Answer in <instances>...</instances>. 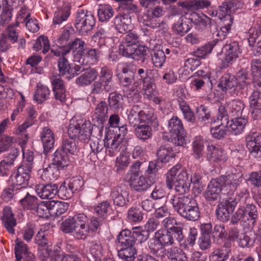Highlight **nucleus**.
Instances as JSON below:
<instances>
[{"label": "nucleus", "mask_w": 261, "mask_h": 261, "mask_svg": "<svg viewBox=\"0 0 261 261\" xmlns=\"http://www.w3.org/2000/svg\"><path fill=\"white\" fill-rule=\"evenodd\" d=\"M241 177L234 174H230L227 176L221 175L218 178L212 179L207 186L205 193V198L209 202L219 200L223 188L226 190L234 191L240 185Z\"/></svg>", "instance_id": "nucleus-1"}, {"label": "nucleus", "mask_w": 261, "mask_h": 261, "mask_svg": "<svg viewBox=\"0 0 261 261\" xmlns=\"http://www.w3.org/2000/svg\"><path fill=\"white\" fill-rule=\"evenodd\" d=\"M174 211L187 221L195 222L200 217L199 205L196 200L188 196L172 195L169 199Z\"/></svg>", "instance_id": "nucleus-2"}, {"label": "nucleus", "mask_w": 261, "mask_h": 261, "mask_svg": "<svg viewBox=\"0 0 261 261\" xmlns=\"http://www.w3.org/2000/svg\"><path fill=\"white\" fill-rule=\"evenodd\" d=\"M87 217L83 213L69 216L61 225L62 230L66 233H70L75 239L85 240L89 232Z\"/></svg>", "instance_id": "nucleus-3"}, {"label": "nucleus", "mask_w": 261, "mask_h": 261, "mask_svg": "<svg viewBox=\"0 0 261 261\" xmlns=\"http://www.w3.org/2000/svg\"><path fill=\"white\" fill-rule=\"evenodd\" d=\"M166 185L169 190L173 189L179 194L185 196L189 191L190 182L187 172L179 165L172 167L166 175Z\"/></svg>", "instance_id": "nucleus-4"}, {"label": "nucleus", "mask_w": 261, "mask_h": 261, "mask_svg": "<svg viewBox=\"0 0 261 261\" xmlns=\"http://www.w3.org/2000/svg\"><path fill=\"white\" fill-rule=\"evenodd\" d=\"M219 40H221L222 45H217V49L223 47L222 50L223 58L221 61L220 67L222 69H226L232 64L239 57L242 53V50L239 42L237 41H227L226 43L224 44L222 38Z\"/></svg>", "instance_id": "nucleus-5"}, {"label": "nucleus", "mask_w": 261, "mask_h": 261, "mask_svg": "<svg viewBox=\"0 0 261 261\" xmlns=\"http://www.w3.org/2000/svg\"><path fill=\"white\" fill-rule=\"evenodd\" d=\"M168 130L171 134V141L175 146H184L186 144L182 122L178 117L174 116L168 121Z\"/></svg>", "instance_id": "nucleus-6"}, {"label": "nucleus", "mask_w": 261, "mask_h": 261, "mask_svg": "<svg viewBox=\"0 0 261 261\" xmlns=\"http://www.w3.org/2000/svg\"><path fill=\"white\" fill-rule=\"evenodd\" d=\"M32 170L29 165H21L11 175L10 181L15 186H28Z\"/></svg>", "instance_id": "nucleus-7"}, {"label": "nucleus", "mask_w": 261, "mask_h": 261, "mask_svg": "<svg viewBox=\"0 0 261 261\" xmlns=\"http://www.w3.org/2000/svg\"><path fill=\"white\" fill-rule=\"evenodd\" d=\"M64 56L60 58L58 61L59 75H67L68 79L78 75L81 70V67L79 65L71 66Z\"/></svg>", "instance_id": "nucleus-8"}, {"label": "nucleus", "mask_w": 261, "mask_h": 261, "mask_svg": "<svg viewBox=\"0 0 261 261\" xmlns=\"http://www.w3.org/2000/svg\"><path fill=\"white\" fill-rule=\"evenodd\" d=\"M108 107L105 101H101L96 106L94 114L92 115V120L94 125L102 127L103 123L108 118Z\"/></svg>", "instance_id": "nucleus-9"}, {"label": "nucleus", "mask_w": 261, "mask_h": 261, "mask_svg": "<svg viewBox=\"0 0 261 261\" xmlns=\"http://www.w3.org/2000/svg\"><path fill=\"white\" fill-rule=\"evenodd\" d=\"M40 137L43 147V153L47 154L54 146L55 137L54 132L48 127L43 128Z\"/></svg>", "instance_id": "nucleus-10"}, {"label": "nucleus", "mask_w": 261, "mask_h": 261, "mask_svg": "<svg viewBox=\"0 0 261 261\" xmlns=\"http://www.w3.org/2000/svg\"><path fill=\"white\" fill-rule=\"evenodd\" d=\"M248 120L245 116L232 119L227 126V130L233 135H238L244 132Z\"/></svg>", "instance_id": "nucleus-11"}, {"label": "nucleus", "mask_w": 261, "mask_h": 261, "mask_svg": "<svg viewBox=\"0 0 261 261\" xmlns=\"http://www.w3.org/2000/svg\"><path fill=\"white\" fill-rule=\"evenodd\" d=\"M119 81L123 87H128L135 82V70L130 64H127L122 68V74L119 75Z\"/></svg>", "instance_id": "nucleus-12"}, {"label": "nucleus", "mask_w": 261, "mask_h": 261, "mask_svg": "<svg viewBox=\"0 0 261 261\" xmlns=\"http://www.w3.org/2000/svg\"><path fill=\"white\" fill-rule=\"evenodd\" d=\"M230 243H225L223 246L215 249L209 256L210 261H225L228 259L231 251Z\"/></svg>", "instance_id": "nucleus-13"}, {"label": "nucleus", "mask_w": 261, "mask_h": 261, "mask_svg": "<svg viewBox=\"0 0 261 261\" xmlns=\"http://www.w3.org/2000/svg\"><path fill=\"white\" fill-rule=\"evenodd\" d=\"M246 146L252 156L261 158V136H247Z\"/></svg>", "instance_id": "nucleus-14"}, {"label": "nucleus", "mask_w": 261, "mask_h": 261, "mask_svg": "<svg viewBox=\"0 0 261 261\" xmlns=\"http://www.w3.org/2000/svg\"><path fill=\"white\" fill-rule=\"evenodd\" d=\"M237 85V78L229 73H225L220 77L218 87L226 92L228 90H235Z\"/></svg>", "instance_id": "nucleus-15"}, {"label": "nucleus", "mask_w": 261, "mask_h": 261, "mask_svg": "<svg viewBox=\"0 0 261 261\" xmlns=\"http://www.w3.org/2000/svg\"><path fill=\"white\" fill-rule=\"evenodd\" d=\"M114 204L118 206L126 207L128 205V193L126 191L122 190L120 187L115 188L110 195Z\"/></svg>", "instance_id": "nucleus-16"}, {"label": "nucleus", "mask_w": 261, "mask_h": 261, "mask_svg": "<svg viewBox=\"0 0 261 261\" xmlns=\"http://www.w3.org/2000/svg\"><path fill=\"white\" fill-rule=\"evenodd\" d=\"M123 138L114 137L113 139L109 138L106 135L104 140V145L106 147V152L109 155L112 156L120 151L122 147Z\"/></svg>", "instance_id": "nucleus-17"}, {"label": "nucleus", "mask_w": 261, "mask_h": 261, "mask_svg": "<svg viewBox=\"0 0 261 261\" xmlns=\"http://www.w3.org/2000/svg\"><path fill=\"white\" fill-rule=\"evenodd\" d=\"M211 4L208 0H190L186 2H179L178 5L184 11H194L198 9L206 8Z\"/></svg>", "instance_id": "nucleus-18"}, {"label": "nucleus", "mask_w": 261, "mask_h": 261, "mask_svg": "<svg viewBox=\"0 0 261 261\" xmlns=\"http://www.w3.org/2000/svg\"><path fill=\"white\" fill-rule=\"evenodd\" d=\"M75 62L81 65H92L98 61V53L95 49H91L87 52L84 51L81 55L76 54Z\"/></svg>", "instance_id": "nucleus-19"}, {"label": "nucleus", "mask_w": 261, "mask_h": 261, "mask_svg": "<svg viewBox=\"0 0 261 261\" xmlns=\"http://www.w3.org/2000/svg\"><path fill=\"white\" fill-rule=\"evenodd\" d=\"M128 184L130 188L134 191L142 192L146 191L150 187L145 177L143 176H136V175L129 177Z\"/></svg>", "instance_id": "nucleus-20"}, {"label": "nucleus", "mask_w": 261, "mask_h": 261, "mask_svg": "<svg viewBox=\"0 0 261 261\" xmlns=\"http://www.w3.org/2000/svg\"><path fill=\"white\" fill-rule=\"evenodd\" d=\"M36 192L42 199H53L58 193V186L54 184L38 185Z\"/></svg>", "instance_id": "nucleus-21"}, {"label": "nucleus", "mask_w": 261, "mask_h": 261, "mask_svg": "<svg viewBox=\"0 0 261 261\" xmlns=\"http://www.w3.org/2000/svg\"><path fill=\"white\" fill-rule=\"evenodd\" d=\"M94 25V17H78L75 27L81 35H85L93 29Z\"/></svg>", "instance_id": "nucleus-22"}, {"label": "nucleus", "mask_w": 261, "mask_h": 261, "mask_svg": "<svg viewBox=\"0 0 261 261\" xmlns=\"http://www.w3.org/2000/svg\"><path fill=\"white\" fill-rule=\"evenodd\" d=\"M80 71H85L75 81L76 84L80 86H87L93 82L98 75L97 71L94 68H88L85 70L84 68L81 69Z\"/></svg>", "instance_id": "nucleus-23"}, {"label": "nucleus", "mask_w": 261, "mask_h": 261, "mask_svg": "<svg viewBox=\"0 0 261 261\" xmlns=\"http://www.w3.org/2000/svg\"><path fill=\"white\" fill-rule=\"evenodd\" d=\"M53 92L55 98L61 103H63L66 100V89L62 80L60 77L55 78L51 81Z\"/></svg>", "instance_id": "nucleus-24"}, {"label": "nucleus", "mask_w": 261, "mask_h": 261, "mask_svg": "<svg viewBox=\"0 0 261 261\" xmlns=\"http://www.w3.org/2000/svg\"><path fill=\"white\" fill-rule=\"evenodd\" d=\"M207 159L215 163L224 162L227 160V156L224 151L220 148L213 145L207 147Z\"/></svg>", "instance_id": "nucleus-25"}, {"label": "nucleus", "mask_w": 261, "mask_h": 261, "mask_svg": "<svg viewBox=\"0 0 261 261\" xmlns=\"http://www.w3.org/2000/svg\"><path fill=\"white\" fill-rule=\"evenodd\" d=\"M196 110L198 112V120L200 125L204 126L216 122L213 119L212 112L207 107L200 105L197 108Z\"/></svg>", "instance_id": "nucleus-26"}, {"label": "nucleus", "mask_w": 261, "mask_h": 261, "mask_svg": "<svg viewBox=\"0 0 261 261\" xmlns=\"http://www.w3.org/2000/svg\"><path fill=\"white\" fill-rule=\"evenodd\" d=\"M85 43L84 41L79 38H76L75 40L69 43L68 45L63 49L62 56H65L68 54L70 50H72L73 55V61H75L76 54L81 55V54L84 51V46Z\"/></svg>", "instance_id": "nucleus-27"}, {"label": "nucleus", "mask_w": 261, "mask_h": 261, "mask_svg": "<svg viewBox=\"0 0 261 261\" xmlns=\"http://www.w3.org/2000/svg\"><path fill=\"white\" fill-rule=\"evenodd\" d=\"M117 245L120 247H135L134 237L132 231L127 229L122 230L117 237Z\"/></svg>", "instance_id": "nucleus-28"}, {"label": "nucleus", "mask_w": 261, "mask_h": 261, "mask_svg": "<svg viewBox=\"0 0 261 261\" xmlns=\"http://www.w3.org/2000/svg\"><path fill=\"white\" fill-rule=\"evenodd\" d=\"M3 223L7 231L11 234H14V227L16 225V221L14 217L11 207L4 208L2 217Z\"/></svg>", "instance_id": "nucleus-29"}, {"label": "nucleus", "mask_w": 261, "mask_h": 261, "mask_svg": "<svg viewBox=\"0 0 261 261\" xmlns=\"http://www.w3.org/2000/svg\"><path fill=\"white\" fill-rule=\"evenodd\" d=\"M61 169L52 163L43 168L41 174V178L44 181H51L56 180L60 176Z\"/></svg>", "instance_id": "nucleus-30"}, {"label": "nucleus", "mask_w": 261, "mask_h": 261, "mask_svg": "<svg viewBox=\"0 0 261 261\" xmlns=\"http://www.w3.org/2000/svg\"><path fill=\"white\" fill-rule=\"evenodd\" d=\"M69 156L70 155L58 149L53 155L52 163L62 169L69 165Z\"/></svg>", "instance_id": "nucleus-31"}, {"label": "nucleus", "mask_w": 261, "mask_h": 261, "mask_svg": "<svg viewBox=\"0 0 261 261\" xmlns=\"http://www.w3.org/2000/svg\"><path fill=\"white\" fill-rule=\"evenodd\" d=\"M217 45H222L221 40L218 39H214L204 45L198 48L193 52L194 55L197 58H203L207 55L210 54L213 48L217 49Z\"/></svg>", "instance_id": "nucleus-32"}, {"label": "nucleus", "mask_w": 261, "mask_h": 261, "mask_svg": "<svg viewBox=\"0 0 261 261\" xmlns=\"http://www.w3.org/2000/svg\"><path fill=\"white\" fill-rule=\"evenodd\" d=\"M245 108L244 102L240 99H234L227 103L229 115L233 117H242Z\"/></svg>", "instance_id": "nucleus-33"}, {"label": "nucleus", "mask_w": 261, "mask_h": 261, "mask_svg": "<svg viewBox=\"0 0 261 261\" xmlns=\"http://www.w3.org/2000/svg\"><path fill=\"white\" fill-rule=\"evenodd\" d=\"M157 160L161 163H166L175 156L172 147L167 145H161L156 150Z\"/></svg>", "instance_id": "nucleus-34"}, {"label": "nucleus", "mask_w": 261, "mask_h": 261, "mask_svg": "<svg viewBox=\"0 0 261 261\" xmlns=\"http://www.w3.org/2000/svg\"><path fill=\"white\" fill-rule=\"evenodd\" d=\"M241 208L244 212L245 220L254 225L258 217V213L255 205L247 203L246 205H242Z\"/></svg>", "instance_id": "nucleus-35"}, {"label": "nucleus", "mask_w": 261, "mask_h": 261, "mask_svg": "<svg viewBox=\"0 0 261 261\" xmlns=\"http://www.w3.org/2000/svg\"><path fill=\"white\" fill-rule=\"evenodd\" d=\"M205 141L201 136H196L192 142V155L196 160H199L203 155Z\"/></svg>", "instance_id": "nucleus-36"}, {"label": "nucleus", "mask_w": 261, "mask_h": 261, "mask_svg": "<svg viewBox=\"0 0 261 261\" xmlns=\"http://www.w3.org/2000/svg\"><path fill=\"white\" fill-rule=\"evenodd\" d=\"M141 123L150 124L154 128H157L159 125L158 121L156 116L151 111H143L140 108L139 112Z\"/></svg>", "instance_id": "nucleus-37"}, {"label": "nucleus", "mask_w": 261, "mask_h": 261, "mask_svg": "<svg viewBox=\"0 0 261 261\" xmlns=\"http://www.w3.org/2000/svg\"><path fill=\"white\" fill-rule=\"evenodd\" d=\"M178 103L184 118L188 122L194 123L195 122V117L189 104L182 98L178 99Z\"/></svg>", "instance_id": "nucleus-38"}, {"label": "nucleus", "mask_w": 261, "mask_h": 261, "mask_svg": "<svg viewBox=\"0 0 261 261\" xmlns=\"http://www.w3.org/2000/svg\"><path fill=\"white\" fill-rule=\"evenodd\" d=\"M152 76H147L142 81L143 85V90L146 92L148 93L150 95L153 93L156 89L155 84V81L159 77L158 73L156 71H152Z\"/></svg>", "instance_id": "nucleus-39"}, {"label": "nucleus", "mask_w": 261, "mask_h": 261, "mask_svg": "<svg viewBox=\"0 0 261 261\" xmlns=\"http://www.w3.org/2000/svg\"><path fill=\"white\" fill-rule=\"evenodd\" d=\"M167 193L164 187L160 184L155 185L150 194V197L154 200H160L165 205L167 201Z\"/></svg>", "instance_id": "nucleus-40"}, {"label": "nucleus", "mask_w": 261, "mask_h": 261, "mask_svg": "<svg viewBox=\"0 0 261 261\" xmlns=\"http://www.w3.org/2000/svg\"><path fill=\"white\" fill-rule=\"evenodd\" d=\"M50 95L49 88L44 85L38 84L34 95V99L41 104L48 99Z\"/></svg>", "instance_id": "nucleus-41"}, {"label": "nucleus", "mask_w": 261, "mask_h": 261, "mask_svg": "<svg viewBox=\"0 0 261 261\" xmlns=\"http://www.w3.org/2000/svg\"><path fill=\"white\" fill-rule=\"evenodd\" d=\"M108 102L111 109L118 111L123 108V97L119 93L112 92L109 94Z\"/></svg>", "instance_id": "nucleus-42"}, {"label": "nucleus", "mask_w": 261, "mask_h": 261, "mask_svg": "<svg viewBox=\"0 0 261 261\" xmlns=\"http://www.w3.org/2000/svg\"><path fill=\"white\" fill-rule=\"evenodd\" d=\"M152 127L150 124H140L135 128V135L139 140H146L152 135Z\"/></svg>", "instance_id": "nucleus-43"}, {"label": "nucleus", "mask_w": 261, "mask_h": 261, "mask_svg": "<svg viewBox=\"0 0 261 261\" xmlns=\"http://www.w3.org/2000/svg\"><path fill=\"white\" fill-rule=\"evenodd\" d=\"M137 249L135 247H120L118 250V256L124 261H133L136 258Z\"/></svg>", "instance_id": "nucleus-44"}, {"label": "nucleus", "mask_w": 261, "mask_h": 261, "mask_svg": "<svg viewBox=\"0 0 261 261\" xmlns=\"http://www.w3.org/2000/svg\"><path fill=\"white\" fill-rule=\"evenodd\" d=\"M155 236L159 239L164 247L172 245L174 243L173 236L169 230H158L155 232Z\"/></svg>", "instance_id": "nucleus-45"}, {"label": "nucleus", "mask_w": 261, "mask_h": 261, "mask_svg": "<svg viewBox=\"0 0 261 261\" xmlns=\"http://www.w3.org/2000/svg\"><path fill=\"white\" fill-rule=\"evenodd\" d=\"M89 251L95 261H101L103 248L99 241H91L89 245Z\"/></svg>", "instance_id": "nucleus-46"}, {"label": "nucleus", "mask_w": 261, "mask_h": 261, "mask_svg": "<svg viewBox=\"0 0 261 261\" xmlns=\"http://www.w3.org/2000/svg\"><path fill=\"white\" fill-rule=\"evenodd\" d=\"M140 107L138 105H134L130 110L127 119L128 123L132 127H136L141 123L140 117L139 114Z\"/></svg>", "instance_id": "nucleus-47"}, {"label": "nucleus", "mask_w": 261, "mask_h": 261, "mask_svg": "<svg viewBox=\"0 0 261 261\" xmlns=\"http://www.w3.org/2000/svg\"><path fill=\"white\" fill-rule=\"evenodd\" d=\"M131 17H115L114 23L116 29L120 33L124 34L130 31L129 24Z\"/></svg>", "instance_id": "nucleus-48"}, {"label": "nucleus", "mask_w": 261, "mask_h": 261, "mask_svg": "<svg viewBox=\"0 0 261 261\" xmlns=\"http://www.w3.org/2000/svg\"><path fill=\"white\" fill-rule=\"evenodd\" d=\"M50 205L51 207V215L58 217L64 214L68 208L67 203L59 201H50Z\"/></svg>", "instance_id": "nucleus-49"}, {"label": "nucleus", "mask_w": 261, "mask_h": 261, "mask_svg": "<svg viewBox=\"0 0 261 261\" xmlns=\"http://www.w3.org/2000/svg\"><path fill=\"white\" fill-rule=\"evenodd\" d=\"M76 149L77 146L74 139L69 138L63 140L59 149L69 155H71L75 153Z\"/></svg>", "instance_id": "nucleus-50"}, {"label": "nucleus", "mask_w": 261, "mask_h": 261, "mask_svg": "<svg viewBox=\"0 0 261 261\" xmlns=\"http://www.w3.org/2000/svg\"><path fill=\"white\" fill-rule=\"evenodd\" d=\"M19 201L23 208L34 211L36 210L39 203L38 199L30 194L25 197L21 198Z\"/></svg>", "instance_id": "nucleus-51"}, {"label": "nucleus", "mask_w": 261, "mask_h": 261, "mask_svg": "<svg viewBox=\"0 0 261 261\" xmlns=\"http://www.w3.org/2000/svg\"><path fill=\"white\" fill-rule=\"evenodd\" d=\"M50 201H41L37 205L35 211L37 212V215L40 218H48L49 215H51V207L50 205Z\"/></svg>", "instance_id": "nucleus-52"}, {"label": "nucleus", "mask_w": 261, "mask_h": 261, "mask_svg": "<svg viewBox=\"0 0 261 261\" xmlns=\"http://www.w3.org/2000/svg\"><path fill=\"white\" fill-rule=\"evenodd\" d=\"M73 32V30L72 27H68L64 30L61 35L57 39V45L60 48H63V49L69 43L67 42L70 39L71 35H72Z\"/></svg>", "instance_id": "nucleus-53"}, {"label": "nucleus", "mask_w": 261, "mask_h": 261, "mask_svg": "<svg viewBox=\"0 0 261 261\" xmlns=\"http://www.w3.org/2000/svg\"><path fill=\"white\" fill-rule=\"evenodd\" d=\"M65 184H67L68 188L70 189L73 194L81 189L84 185V181L80 176H75L69 179H67L65 181Z\"/></svg>", "instance_id": "nucleus-54"}, {"label": "nucleus", "mask_w": 261, "mask_h": 261, "mask_svg": "<svg viewBox=\"0 0 261 261\" xmlns=\"http://www.w3.org/2000/svg\"><path fill=\"white\" fill-rule=\"evenodd\" d=\"M227 110V109L224 106H221L219 107L217 120H216V122L219 125H223V127H226L229 123Z\"/></svg>", "instance_id": "nucleus-55"}, {"label": "nucleus", "mask_w": 261, "mask_h": 261, "mask_svg": "<svg viewBox=\"0 0 261 261\" xmlns=\"http://www.w3.org/2000/svg\"><path fill=\"white\" fill-rule=\"evenodd\" d=\"M197 236V229L195 227L190 228L188 236L186 239H184V241L181 243V246L184 249H187L189 248V246H193L195 243Z\"/></svg>", "instance_id": "nucleus-56"}, {"label": "nucleus", "mask_w": 261, "mask_h": 261, "mask_svg": "<svg viewBox=\"0 0 261 261\" xmlns=\"http://www.w3.org/2000/svg\"><path fill=\"white\" fill-rule=\"evenodd\" d=\"M50 48L49 40L47 37L44 36H40L36 41L33 46V48L36 51L42 50V53L45 54Z\"/></svg>", "instance_id": "nucleus-57"}, {"label": "nucleus", "mask_w": 261, "mask_h": 261, "mask_svg": "<svg viewBox=\"0 0 261 261\" xmlns=\"http://www.w3.org/2000/svg\"><path fill=\"white\" fill-rule=\"evenodd\" d=\"M233 197L237 204H239L240 207H242V205H246L247 203H249L250 200L249 192L246 189H242Z\"/></svg>", "instance_id": "nucleus-58"}, {"label": "nucleus", "mask_w": 261, "mask_h": 261, "mask_svg": "<svg viewBox=\"0 0 261 261\" xmlns=\"http://www.w3.org/2000/svg\"><path fill=\"white\" fill-rule=\"evenodd\" d=\"M127 218L130 222H140L143 218V213L139 207L132 206L128 210Z\"/></svg>", "instance_id": "nucleus-59"}, {"label": "nucleus", "mask_w": 261, "mask_h": 261, "mask_svg": "<svg viewBox=\"0 0 261 261\" xmlns=\"http://www.w3.org/2000/svg\"><path fill=\"white\" fill-rule=\"evenodd\" d=\"M112 78L113 72L111 70L106 66L101 68L98 80L105 85L109 86V88H112Z\"/></svg>", "instance_id": "nucleus-60"}, {"label": "nucleus", "mask_w": 261, "mask_h": 261, "mask_svg": "<svg viewBox=\"0 0 261 261\" xmlns=\"http://www.w3.org/2000/svg\"><path fill=\"white\" fill-rule=\"evenodd\" d=\"M162 163L159 160H154L150 162L145 172V175L150 180H152V182H154L153 179H150V178L153 176H155V173L158 172L159 170L162 168Z\"/></svg>", "instance_id": "nucleus-61"}, {"label": "nucleus", "mask_w": 261, "mask_h": 261, "mask_svg": "<svg viewBox=\"0 0 261 261\" xmlns=\"http://www.w3.org/2000/svg\"><path fill=\"white\" fill-rule=\"evenodd\" d=\"M110 203L104 201L94 207V212L97 216H99L100 220H104L107 217L108 210L110 207Z\"/></svg>", "instance_id": "nucleus-62"}, {"label": "nucleus", "mask_w": 261, "mask_h": 261, "mask_svg": "<svg viewBox=\"0 0 261 261\" xmlns=\"http://www.w3.org/2000/svg\"><path fill=\"white\" fill-rule=\"evenodd\" d=\"M191 21L199 30H203L207 27H210L212 19L210 17H191Z\"/></svg>", "instance_id": "nucleus-63"}, {"label": "nucleus", "mask_w": 261, "mask_h": 261, "mask_svg": "<svg viewBox=\"0 0 261 261\" xmlns=\"http://www.w3.org/2000/svg\"><path fill=\"white\" fill-rule=\"evenodd\" d=\"M165 60V53L163 49H156L153 51L152 55V61L156 67H162Z\"/></svg>", "instance_id": "nucleus-64"}]
</instances>
